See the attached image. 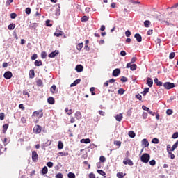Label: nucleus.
Listing matches in <instances>:
<instances>
[{
    "mask_svg": "<svg viewBox=\"0 0 178 178\" xmlns=\"http://www.w3.org/2000/svg\"><path fill=\"white\" fill-rule=\"evenodd\" d=\"M149 159H151V156H149L148 153H144L140 156V161L143 163H148V162H149Z\"/></svg>",
    "mask_w": 178,
    "mask_h": 178,
    "instance_id": "f257e3e1",
    "label": "nucleus"
},
{
    "mask_svg": "<svg viewBox=\"0 0 178 178\" xmlns=\"http://www.w3.org/2000/svg\"><path fill=\"white\" fill-rule=\"evenodd\" d=\"M163 87L164 88H165L166 90H170L172 88H174V87H175V83H170V82H165L163 84Z\"/></svg>",
    "mask_w": 178,
    "mask_h": 178,
    "instance_id": "f03ea898",
    "label": "nucleus"
},
{
    "mask_svg": "<svg viewBox=\"0 0 178 178\" xmlns=\"http://www.w3.org/2000/svg\"><path fill=\"white\" fill-rule=\"evenodd\" d=\"M42 130V127L40 125H35L33 127V133H35V134H40Z\"/></svg>",
    "mask_w": 178,
    "mask_h": 178,
    "instance_id": "7ed1b4c3",
    "label": "nucleus"
},
{
    "mask_svg": "<svg viewBox=\"0 0 178 178\" xmlns=\"http://www.w3.org/2000/svg\"><path fill=\"white\" fill-rule=\"evenodd\" d=\"M33 116H37L40 119V118H42V116H44V113H42V109L33 112Z\"/></svg>",
    "mask_w": 178,
    "mask_h": 178,
    "instance_id": "20e7f679",
    "label": "nucleus"
},
{
    "mask_svg": "<svg viewBox=\"0 0 178 178\" xmlns=\"http://www.w3.org/2000/svg\"><path fill=\"white\" fill-rule=\"evenodd\" d=\"M127 69L130 68L131 70L134 71L137 69V65L136 64H131V63H127L126 66Z\"/></svg>",
    "mask_w": 178,
    "mask_h": 178,
    "instance_id": "39448f33",
    "label": "nucleus"
},
{
    "mask_svg": "<svg viewBox=\"0 0 178 178\" xmlns=\"http://www.w3.org/2000/svg\"><path fill=\"white\" fill-rule=\"evenodd\" d=\"M4 79H6V80H10V79H12V76H13V74H12V72L10 71H7L4 73Z\"/></svg>",
    "mask_w": 178,
    "mask_h": 178,
    "instance_id": "423d86ee",
    "label": "nucleus"
},
{
    "mask_svg": "<svg viewBox=\"0 0 178 178\" xmlns=\"http://www.w3.org/2000/svg\"><path fill=\"white\" fill-rule=\"evenodd\" d=\"M32 161L33 162H37L38 161V154L35 151L32 152Z\"/></svg>",
    "mask_w": 178,
    "mask_h": 178,
    "instance_id": "0eeeda50",
    "label": "nucleus"
},
{
    "mask_svg": "<svg viewBox=\"0 0 178 178\" xmlns=\"http://www.w3.org/2000/svg\"><path fill=\"white\" fill-rule=\"evenodd\" d=\"M123 163L124 165H129V166H133L134 165L133 161H131V159H126L123 161Z\"/></svg>",
    "mask_w": 178,
    "mask_h": 178,
    "instance_id": "6e6552de",
    "label": "nucleus"
},
{
    "mask_svg": "<svg viewBox=\"0 0 178 178\" xmlns=\"http://www.w3.org/2000/svg\"><path fill=\"white\" fill-rule=\"evenodd\" d=\"M58 55H59V51L55 50L49 54V58H55L56 56H58Z\"/></svg>",
    "mask_w": 178,
    "mask_h": 178,
    "instance_id": "1a4fd4ad",
    "label": "nucleus"
},
{
    "mask_svg": "<svg viewBox=\"0 0 178 178\" xmlns=\"http://www.w3.org/2000/svg\"><path fill=\"white\" fill-rule=\"evenodd\" d=\"M134 38H136L138 42H141V41H143V37L141 35H140V33H136L134 35Z\"/></svg>",
    "mask_w": 178,
    "mask_h": 178,
    "instance_id": "9d476101",
    "label": "nucleus"
},
{
    "mask_svg": "<svg viewBox=\"0 0 178 178\" xmlns=\"http://www.w3.org/2000/svg\"><path fill=\"white\" fill-rule=\"evenodd\" d=\"M120 74V69L116 68L113 71V76L114 77H118Z\"/></svg>",
    "mask_w": 178,
    "mask_h": 178,
    "instance_id": "9b49d317",
    "label": "nucleus"
},
{
    "mask_svg": "<svg viewBox=\"0 0 178 178\" xmlns=\"http://www.w3.org/2000/svg\"><path fill=\"white\" fill-rule=\"evenodd\" d=\"M75 70L78 73H81V72H83L84 70V67H83L81 65H78L76 66Z\"/></svg>",
    "mask_w": 178,
    "mask_h": 178,
    "instance_id": "f8f14e48",
    "label": "nucleus"
},
{
    "mask_svg": "<svg viewBox=\"0 0 178 178\" xmlns=\"http://www.w3.org/2000/svg\"><path fill=\"white\" fill-rule=\"evenodd\" d=\"M55 37H60V35H63V31H59L58 29H56V32L54 33Z\"/></svg>",
    "mask_w": 178,
    "mask_h": 178,
    "instance_id": "ddd939ff",
    "label": "nucleus"
},
{
    "mask_svg": "<svg viewBox=\"0 0 178 178\" xmlns=\"http://www.w3.org/2000/svg\"><path fill=\"white\" fill-rule=\"evenodd\" d=\"M115 119L117 122H122L123 120V114L120 113L115 116Z\"/></svg>",
    "mask_w": 178,
    "mask_h": 178,
    "instance_id": "4468645a",
    "label": "nucleus"
},
{
    "mask_svg": "<svg viewBox=\"0 0 178 178\" xmlns=\"http://www.w3.org/2000/svg\"><path fill=\"white\" fill-rule=\"evenodd\" d=\"M147 84L148 85L149 87H152V86L154 84V81L152 80V79L147 77Z\"/></svg>",
    "mask_w": 178,
    "mask_h": 178,
    "instance_id": "2eb2a0df",
    "label": "nucleus"
},
{
    "mask_svg": "<svg viewBox=\"0 0 178 178\" xmlns=\"http://www.w3.org/2000/svg\"><path fill=\"white\" fill-rule=\"evenodd\" d=\"M80 81H81V79H76L72 83L70 84V87H76L77 84H80Z\"/></svg>",
    "mask_w": 178,
    "mask_h": 178,
    "instance_id": "dca6fc26",
    "label": "nucleus"
},
{
    "mask_svg": "<svg viewBox=\"0 0 178 178\" xmlns=\"http://www.w3.org/2000/svg\"><path fill=\"white\" fill-rule=\"evenodd\" d=\"M48 104H50V105H54L55 104V99L54 97H50L47 99Z\"/></svg>",
    "mask_w": 178,
    "mask_h": 178,
    "instance_id": "f3484780",
    "label": "nucleus"
},
{
    "mask_svg": "<svg viewBox=\"0 0 178 178\" xmlns=\"http://www.w3.org/2000/svg\"><path fill=\"white\" fill-rule=\"evenodd\" d=\"M142 145H144L145 147H149V142H148L147 139H143L142 140Z\"/></svg>",
    "mask_w": 178,
    "mask_h": 178,
    "instance_id": "a211bd4d",
    "label": "nucleus"
},
{
    "mask_svg": "<svg viewBox=\"0 0 178 178\" xmlns=\"http://www.w3.org/2000/svg\"><path fill=\"white\" fill-rule=\"evenodd\" d=\"M154 83L155 84H156V86H158L159 87H162L163 86V83L159 81V80L158 79V78H155L154 79Z\"/></svg>",
    "mask_w": 178,
    "mask_h": 178,
    "instance_id": "6ab92c4d",
    "label": "nucleus"
},
{
    "mask_svg": "<svg viewBox=\"0 0 178 178\" xmlns=\"http://www.w3.org/2000/svg\"><path fill=\"white\" fill-rule=\"evenodd\" d=\"M36 27H38V24L37 23H33L29 26L31 30H35Z\"/></svg>",
    "mask_w": 178,
    "mask_h": 178,
    "instance_id": "aec40b11",
    "label": "nucleus"
},
{
    "mask_svg": "<svg viewBox=\"0 0 178 178\" xmlns=\"http://www.w3.org/2000/svg\"><path fill=\"white\" fill-rule=\"evenodd\" d=\"M81 143L83 144H90L91 143V140H90V138L81 139Z\"/></svg>",
    "mask_w": 178,
    "mask_h": 178,
    "instance_id": "412c9836",
    "label": "nucleus"
},
{
    "mask_svg": "<svg viewBox=\"0 0 178 178\" xmlns=\"http://www.w3.org/2000/svg\"><path fill=\"white\" fill-rule=\"evenodd\" d=\"M34 65L35 66H42V61H41V60H36L34 62Z\"/></svg>",
    "mask_w": 178,
    "mask_h": 178,
    "instance_id": "4be33fe9",
    "label": "nucleus"
},
{
    "mask_svg": "<svg viewBox=\"0 0 178 178\" xmlns=\"http://www.w3.org/2000/svg\"><path fill=\"white\" fill-rule=\"evenodd\" d=\"M148 92H149V88H145L144 91L142 92V95L143 97H145Z\"/></svg>",
    "mask_w": 178,
    "mask_h": 178,
    "instance_id": "5701e85b",
    "label": "nucleus"
},
{
    "mask_svg": "<svg viewBox=\"0 0 178 178\" xmlns=\"http://www.w3.org/2000/svg\"><path fill=\"white\" fill-rule=\"evenodd\" d=\"M89 19V17L84 15L82 18H81V22H82L83 23H86V22H88Z\"/></svg>",
    "mask_w": 178,
    "mask_h": 178,
    "instance_id": "b1692460",
    "label": "nucleus"
},
{
    "mask_svg": "<svg viewBox=\"0 0 178 178\" xmlns=\"http://www.w3.org/2000/svg\"><path fill=\"white\" fill-rule=\"evenodd\" d=\"M35 75V73L34 72V70H31L29 71L30 79H34Z\"/></svg>",
    "mask_w": 178,
    "mask_h": 178,
    "instance_id": "393cba45",
    "label": "nucleus"
},
{
    "mask_svg": "<svg viewBox=\"0 0 178 178\" xmlns=\"http://www.w3.org/2000/svg\"><path fill=\"white\" fill-rule=\"evenodd\" d=\"M47 173H48V168L47 166H44L42 169V175H47Z\"/></svg>",
    "mask_w": 178,
    "mask_h": 178,
    "instance_id": "a878e982",
    "label": "nucleus"
},
{
    "mask_svg": "<svg viewBox=\"0 0 178 178\" xmlns=\"http://www.w3.org/2000/svg\"><path fill=\"white\" fill-rule=\"evenodd\" d=\"M8 127H9L8 124H5L3 125V134L6 133V131L8 130Z\"/></svg>",
    "mask_w": 178,
    "mask_h": 178,
    "instance_id": "bb28decb",
    "label": "nucleus"
},
{
    "mask_svg": "<svg viewBox=\"0 0 178 178\" xmlns=\"http://www.w3.org/2000/svg\"><path fill=\"white\" fill-rule=\"evenodd\" d=\"M50 91L52 94H55V91H56V85H53L51 88H50Z\"/></svg>",
    "mask_w": 178,
    "mask_h": 178,
    "instance_id": "cd10ccee",
    "label": "nucleus"
},
{
    "mask_svg": "<svg viewBox=\"0 0 178 178\" xmlns=\"http://www.w3.org/2000/svg\"><path fill=\"white\" fill-rule=\"evenodd\" d=\"M75 118L79 120V119H81V113L80 111H77L75 113Z\"/></svg>",
    "mask_w": 178,
    "mask_h": 178,
    "instance_id": "c85d7f7f",
    "label": "nucleus"
},
{
    "mask_svg": "<svg viewBox=\"0 0 178 178\" xmlns=\"http://www.w3.org/2000/svg\"><path fill=\"white\" fill-rule=\"evenodd\" d=\"M129 136L131 137V138H134L136 137V134L133 131H130L129 132Z\"/></svg>",
    "mask_w": 178,
    "mask_h": 178,
    "instance_id": "c756f323",
    "label": "nucleus"
},
{
    "mask_svg": "<svg viewBox=\"0 0 178 178\" xmlns=\"http://www.w3.org/2000/svg\"><path fill=\"white\" fill-rule=\"evenodd\" d=\"M126 176V174H124L123 172H118L117 173V177L118 178H123Z\"/></svg>",
    "mask_w": 178,
    "mask_h": 178,
    "instance_id": "7c9ffc66",
    "label": "nucleus"
},
{
    "mask_svg": "<svg viewBox=\"0 0 178 178\" xmlns=\"http://www.w3.org/2000/svg\"><path fill=\"white\" fill-rule=\"evenodd\" d=\"M8 30H14L15 28L16 27V24L12 23L10 25H8Z\"/></svg>",
    "mask_w": 178,
    "mask_h": 178,
    "instance_id": "2f4dec72",
    "label": "nucleus"
},
{
    "mask_svg": "<svg viewBox=\"0 0 178 178\" xmlns=\"http://www.w3.org/2000/svg\"><path fill=\"white\" fill-rule=\"evenodd\" d=\"M67 177L68 178H76V175L73 172H69L67 174Z\"/></svg>",
    "mask_w": 178,
    "mask_h": 178,
    "instance_id": "473e14b6",
    "label": "nucleus"
},
{
    "mask_svg": "<svg viewBox=\"0 0 178 178\" xmlns=\"http://www.w3.org/2000/svg\"><path fill=\"white\" fill-rule=\"evenodd\" d=\"M178 146V141H177L172 147L170 151H175V149H176V148H177Z\"/></svg>",
    "mask_w": 178,
    "mask_h": 178,
    "instance_id": "72a5a7b5",
    "label": "nucleus"
},
{
    "mask_svg": "<svg viewBox=\"0 0 178 178\" xmlns=\"http://www.w3.org/2000/svg\"><path fill=\"white\" fill-rule=\"evenodd\" d=\"M58 149H63V143H62V141L58 142Z\"/></svg>",
    "mask_w": 178,
    "mask_h": 178,
    "instance_id": "f704fd0d",
    "label": "nucleus"
},
{
    "mask_svg": "<svg viewBox=\"0 0 178 178\" xmlns=\"http://www.w3.org/2000/svg\"><path fill=\"white\" fill-rule=\"evenodd\" d=\"M83 43H79V44H78L77 46H76V49H77L78 51H81V49L83 48Z\"/></svg>",
    "mask_w": 178,
    "mask_h": 178,
    "instance_id": "c9c22d12",
    "label": "nucleus"
},
{
    "mask_svg": "<svg viewBox=\"0 0 178 178\" xmlns=\"http://www.w3.org/2000/svg\"><path fill=\"white\" fill-rule=\"evenodd\" d=\"M97 173H99V175H101V176H105V175H106V173L104 172V171L102 170H97Z\"/></svg>",
    "mask_w": 178,
    "mask_h": 178,
    "instance_id": "e433bc0d",
    "label": "nucleus"
},
{
    "mask_svg": "<svg viewBox=\"0 0 178 178\" xmlns=\"http://www.w3.org/2000/svg\"><path fill=\"white\" fill-rule=\"evenodd\" d=\"M36 84L37 86H38V87H42V80L41 79H38L37 81H36Z\"/></svg>",
    "mask_w": 178,
    "mask_h": 178,
    "instance_id": "4c0bfd02",
    "label": "nucleus"
},
{
    "mask_svg": "<svg viewBox=\"0 0 178 178\" xmlns=\"http://www.w3.org/2000/svg\"><path fill=\"white\" fill-rule=\"evenodd\" d=\"M149 24H151V22H149V20H146L144 22L145 27H149Z\"/></svg>",
    "mask_w": 178,
    "mask_h": 178,
    "instance_id": "58836bf2",
    "label": "nucleus"
},
{
    "mask_svg": "<svg viewBox=\"0 0 178 178\" xmlns=\"http://www.w3.org/2000/svg\"><path fill=\"white\" fill-rule=\"evenodd\" d=\"M152 143L153 144H159V140L156 138L152 139Z\"/></svg>",
    "mask_w": 178,
    "mask_h": 178,
    "instance_id": "ea45409f",
    "label": "nucleus"
},
{
    "mask_svg": "<svg viewBox=\"0 0 178 178\" xmlns=\"http://www.w3.org/2000/svg\"><path fill=\"white\" fill-rule=\"evenodd\" d=\"M56 16H59L60 15V6L58 5V8L56 10Z\"/></svg>",
    "mask_w": 178,
    "mask_h": 178,
    "instance_id": "a19ab883",
    "label": "nucleus"
},
{
    "mask_svg": "<svg viewBox=\"0 0 178 178\" xmlns=\"http://www.w3.org/2000/svg\"><path fill=\"white\" fill-rule=\"evenodd\" d=\"M59 155H60L61 156H67V155H69V153L67 152H60Z\"/></svg>",
    "mask_w": 178,
    "mask_h": 178,
    "instance_id": "79ce46f5",
    "label": "nucleus"
},
{
    "mask_svg": "<svg viewBox=\"0 0 178 178\" xmlns=\"http://www.w3.org/2000/svg\"><path fill=\"white\" fill-rule=\"evenodd\" d=\"M46 26H47V27H52V24H51V20L47 19V20L46 21Z\"/></svg>",
    "mask_w": 178,
    "mask_h": 178,
    "instance_id": "37998d69",
    "label": "nucleus"
},
{
    "mask_svg": "<svg viewBox=\"0 0 178 178\" xmlns=\"http://www.w3.org/2000/svg\"><path fill=\"white\" fill-rule=\"evenodd\" d=\"M118 94H119L120 95H123V94H124V89H123V88H120V89L118 90Z\"/></svg>",
    "mask_w": 178,
    "mask_h": 178,
    "instance_id": "c03bdc74",
    "label": "nucleus"
},
{
    "mask_svg": "<svg viewBox=\"0 0 178 178\" xmlns=\"http://www.w3.org/2000/svg\"><path fill=\"white\" fill-rule=\"evenodd\" d=\"M41 58L42 59H45V58H47V52L42 51L41 53Z\"/></svg>",
    "mask_w": 178,
    "mask_h": 178,
    "instance_id": "a18cd8bd",
    "label": "nucleus"
},
{
    "mask_svg": "<svg viewBox=\"0 0 178 178\" xmlns=\"http://www.w3.org/2000/svg\"><path fill=\"white\" fill-rule=\"evenodd\" d=\"M142 109H143V111H146V112H148V113H149V112L151 111V110L149 109V108H148V107H147V106H142Z\"/></svg>",
    "mask_w": 178,
    "mask_h": 178,
    "instance_id": "49530a36",
    "label": "nucleus"
},
{
    "mask_svg": "<svg viewBox=\"0 0 178 178\" xmlns=\"http://www.w3.org/2000/svg\"><path fill=\"white\" fill-rule=\"evenodd\" d=\"M17 17V15L15 13H12L10 14V18L11 19H16Z\"/></svg>",
    "mask_w": 178,
    "mask_h": 178,
    "instance_id": "de8ad7c7",
    "label": "nucleus"
},
{
    "mask_svg": "<svg viewBox=\"0 0 178 178\" xmlns=\"http://www.w3.org/2000/svg\"><path fill=\"white\" fill-rule=\"evenodd\" d=\"M56 178H63V174H62V172H58L56 174Z\"/></svg>",
    "mask_w": 178,
    "mask_h": 178,
    "instance_id": "09e8293b",
    "label": "nucleus"
},
{
    "mask_svg": "<svg viewBox=\"0 0 178 178\" xmlns=\"http://www.w3.org/2000/svg\"><path fill=\"white\" fill-rule=\"evenodd\" d=\"M166 113H167V115H168L169 116H170V115H172V114L173 113V110H172V109H168V110L166 111Z\"/></svg>",
    "mask_w": 178,
    "mask_h": 178,
    "instance_id": "8fccbe9b",
    "label": "nucleus"
},
{
    "mask_svg": "<svg viewBox=\"0 0 178 178\" xmlns=\"http://www.w3.org/2000/svg\"><path fill=\"white\" fill-rule=\"evenodd\" d=\"M25 13H26V15H30V13H31V8H26L25 10Z\"/></svg>",
    "mask_w": 178,
    "mask_h": 178,
    "instance_id": "3c124183",
    "label": "nucleus"
},
{
    "mask_svg": "<svg viewBox=\"0 0 178 178\" xmlns=\"http://www.w3.org/2000/svg\"><path fill=\"white\" fill-rule=\"evenodd\" d=\"M127 78L126 76H122L120 79V81H122V83H126L127 82Z\"/></svg>",
    "mask_w": 178,
    "mask_h": 178,
    "instance_id": "603ef678",
    "label": "nucleus"
},
{
    "mask_svg": "<svg viewBox=\"0 0 178 178\" xmlns=\"http://www.w3.org/2000/svg\"><path fill=\"white\" fill-rule=\"evenodd\" d=\"M149 165L151 166H155V165H156V161H155V160H152L149 161Z\"/></svg>",
    "mask_w": 178,
    "mask_h": 178,
    "instance_id": "864d4df0",
    "label": "nucleus"
},
{
    "mask_svg": "<svg viewBox=\"0 0 178 178\" xmlns=\"http://www.w3.org/2000/svg\"><path fill=\"white\" fill-rule=\"evenodd\" d=\"M172 138H174V139L178 138V132H175L172 136Z\"/></svg>",
    "mask_w": 178,
    "mask_h": 178,
    "instance_id": "5fc2aeb1",
    "label": "nucleus"
},
{
    "mask_svg": "<svg viewBox=\"0 0 178 178\" xmlns=\"http://www.w3.org/2000/svg\"><path fill=\"white\" fill-rule=\"evenodd\" d=\"M136 98L139 101H141V99H143V96H141V95L140 94H138V95H136Z\"/></svg>",
    "mask_w": 178,
    "mask_h": 178,
    "instance_id": "6e6d98bb",
    "label": "nucleus"
},
{
    "mask_svg": "<svg viewBox=\"0 0 178 178\" xmlns=\"http://www.w3.org/2000/svg\"><path fill=\"white\" fill-rule=\"evenodd\" d=\"M175 52H171L169 56V59H173V58H175Z\"/></svg>",
    "mask_w": 178,
    "mask_h": 178,
    "instance_id": "4d7b16f0",
    "label": "nucleus"
},
{
    "mask_svg": "<svg viewBox=\"0 0 178 178\" xmlns=\"http://www.w3.org/2000/svg\"><path fill=\"white\" fill-rule=\"evenodd\" d=\"M37 58H38V56L35 54H33V55L31 56V60H35V59H37Z\"/></svg>",
    "mask_w": 178,
    "mask_h": 178,
    "instance_id": "13d9d810",
    "label": "nucleus"
},
{
    "mask_svg": "<svg viewBox=\"0 0 178 178\" xmlns=\"http://www.w3.org/2000/svg\"><path fill=\"white\" fill-rule=\"evenodd\" d=\"M114 144H115V145H117L118 147H120V145H122V142L116 140L114 142Z\"/></svg>",
    "mask_w": 178,
    "mask_h": 178,
    "instance_id": "bf43d9fd",
    "label": "nucleus"
},
{
    "mask_svg": "<svg viewBox=\"0 0 178 178\" xmlns=\"http://www.w3.org/2000/svg\"><path fill=\"white\" fill-rule=\"evenodd\" d=\"M142 116L143 119H147V118H148V113H147L146 112H143Z\"/></svg>",
    "mask_w": 178,
    "mask_h": 178,
    "instance_id": "052dcab7",
    "label": "nucleus"
},
{
    "mask_svg": "<svg viewBox=\"0 0 178 178\" xmlns=\"http://www.w3.org/2000/svg\"><path fill=\"white\" fill-rule=\"evenodd\" d=\"M47 165L48 166V168H52L54 166V163L51 161L47 162Z\"/></svg>",
    "mask_w": 178,
    "mask_h": 178,
    "instance_id": "680f3d73",
    "label": "nucleus"
},
{
    "mask_svg": "<svg viewBox=\"0 0 178 178\" xmlns=\"http://www.w3.org/2000/svg\"><path fill=\"white\" fill-rule=\"evenodd\" d=\"M168 155H170L172 159H175V154L172 153V152H169Z\"/></svg>",
    "mask_w": 178,
    "mask_h": 178,
    "instance_id": "e2e57ef3",
    "label": "nucleus"
},
{
    "mask_svg": "<svg viewBox=\"0 0 178 178\" xmlns=\"http://www.w3.org/2000/svg\"><path fill=\"white\" fill-rule=\"evenodd\" d=\"M125 35H126V37H130V35H131V32H130V31H127L126 32H125Z\"/></svg>",
    "mask_w": 178,
    "mask_h": 178,
    "instance_id": "0e129e2a",
    "label": "nucleus"
},
{
    "mask_svg": "<svg viewBox=\"0 0 178 178\" xmlns=\"http://www.w3.org/2000/svg\"><path fill=\"white\" fill-rule=\"evenodd\" d=\"M5 119V114L3 113H0V120H3Z\"/></svg>",
    "mask_w": 178,
    "mask_h": 178,
    "instance_id": "69168bd1",
    "label": "nucleus"
},
{
    "mask_svg": "<svg viewBox=\"0 0 178 178\" xmlns=\"http://www.w3.org/2000/svg\"><path fill=\"white\" fill-rule=\"evenodd\" d=\"M99 161H100V162H105V161H106L105 156H101L99 157Z\"/></svg>",
    "mask_w": 178,
    "mask_h": 178,
    "instance_id": "338daca9",
    "label": "nucleus"
},
{
    "mask_svg": "<svg viewBox=\"0 0 178 178\" xmlns=\"http://www.w3.org/2000/svg\"><path fill=\"white\" fill-rule=\"evenodd\" d=\"M89 178H95V175L91 172L90 174H89Z\"/></svg>",
    "mask_w": 178,
    "mask_h": 178,
    "instance_id": "774afa93",
    "label": "nucleus"
}]
</instances>
